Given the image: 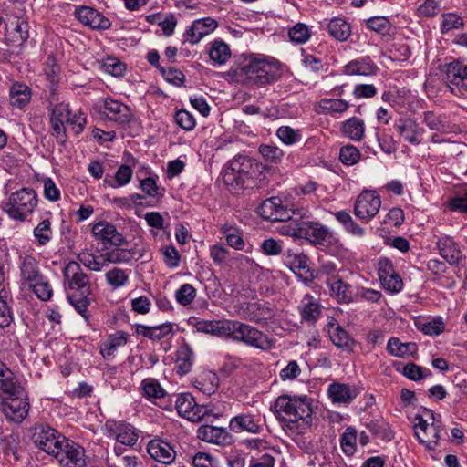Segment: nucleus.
Masks as SVG:
<instances>
[{
    "instance_id": "obj_1",
    "label": "nucleus",
    "mask_w": 467,
    "mask_h": 467,
    "mask_svg": "<svg viewBox=\"0 0 467 467\" xmlns=\"http://www.w3.org/2000/svg\"><path fill=\"white\" fill-rule=\"evenodd\" d=\"M274 411L283 428L292 434H303L312 425V400L306 396L281 395L274 404Z\"/></svg>"
},
{
    "instance_id": "obj_2",
    "label": "nucleus",
    "mask_w": 467,
    "mask_h": 467,
    "mask_svg": "<svg viewBox=\"0 0 467 467\" xmlns=\"http://www.w3.org/2000/svg\"><path fill=\"white\" fill-rule=\"evenodd\" d=\"M235 81L247 86L263 87L276 81L279 69L265 58L250 57L243 64L233 70Z\"/></svg>"
},
{
    "instance_id": "obj_3",
    "label": "nucleus",
    "mask_w": 467,
    "mask_h": 467,
    "mask_svg": "<svg viewBox=\"0 0 467 467\" xmlns=\"http://www.w3.org/2000/svg\"><path fill=\"white\" fill-rule=\"evenodd\" d=\"M259 172V166L246 156H237L232 160L223 175V182L235 188L253 187Z\"/></svg>"
},
{
    "instance_id": "obj_4",
    "label": "nucleus",
    "mask_w": 467,
    "mask_h": 467,
    "mask_svg": "<svg viewBox=\"0 0 467 467\" xmlns=\"http://www.w3.org/2000/svg\"><path fill=\"white\" fill-rule=\"evenodd\" d=\"M38 199L32 188H21L12 192L3 204L8 216L16 221H25L37 206Z\"/></svg>"
},
{
    "instance_id": "obj_5",
    "label": "nucleus",
    "mask_w": 467,
    "mask_h": 467,
    "mask_svg": "<svg viewBox=\"0 0 467 467\" xmlns=\"http://www.w3.org/2000/svg\"><path fill=\"white\" fill-rule=\"evenodd\" d=\"M0 411L13 422L21 423L27 416L30 404L22 386L0 395Z\"/></svg>"
},
{
    "instance_id": "obj_6",
    "label": "nucleus",
    "mask_w": 467,
    "mask_h": 467,
    "mask_svg": "<svg viewBox=\"0 0 467 467\" xmlns=\"http://www.w3.org/2000/svg\"><path fill=\"white\" fill-rule=\"evenodd\" d=\"M425 416L427 417L426 419L420 415L415 417V435L419 441L424 444L428 450L433 451L436 449L441 439L442 423L431 410H425Z\"/></svg>"
},
{
    "instance_id": "obj_7",
    "label": "nucleus",
    "mask_w": 467,
    "mask_h": 467,
    "mask_svg": "<svg viewBox=\"0 0 467 467\" xmlns=\"http://www.w3.org/2000/svg\"><path fill=\"white\" fill-rule=\"evenodd\" d=\"M445 67V82L451 92L458 97H467V64L458 60Z\"/></svg>"
},
{
    "instance_id": "obj_8",
    "label": "nucleus",
    "mask_w": 467,
    "mask_h": 467,
    "mask_svg": "<svg viewBox=\"0 0 467 467\" xmlns=\"http://www.w3.org/2000/svg\"><path fill=\"white\" fill-rule=\"evenodd\" d=\"M66 437L56 430L47 425H40L35 428L33 441L35 444L48 454L59 457L61 452V439Z\"/></svg>"
},
{
    "instance_id": "obj_9",
    "label": "nucleus",
    "mask_w": 467,
    "mask_h": 467,
    "mask_svg": "<svg viewBox=\"0 0 467 467\" xmlns=\"http://www.w3.org/2000/svg\"><path fill=\"white\" fill-rule=\"evenodd\" d=\"M175 407L180 416L192 422H199L210 413L205 405H198L192 395L181 393L177 396Z\"/></svg>"
},
{
    "instance_id": "obj_10",
    "label": "nucleus",
    "mask_w": 467,
    "mask_h": 467,
    "mask_svg": "<svg viewBox=\"0 0 467 467\" xmlns=\"http://www.w3.org/2000/svg\"><path fill=\"white\" fill-rule=\"evenodd\" d=\"M380 205V196L375 191H363L355 202L354 213L368 223L379 213Z\"/></svg>"
},
{
    "instance_id": "obj_11",
    "label": "nucleus",
    "mask_w": 467,
    "mask_h": 467,
    "mask_svg": "<svg viewBox=\"0 0 467 467\" xmlns=\"http://www.w3.org/2000/svg\"><path fill=\"white\" fill-rule=\"evenodd\" d=\"M63 275L68 289L79 291L81 295L90 293L89 278L82 270L79 263L68 262L63 269Z\"/></svg>"
},
{
    "instance_id": "obj_12",
    "label": "nucleus",
    "mask_w": 467,
    "mask_h": 467,
    "mask_svg": "<svg viewBox=\"0 0 467 467\" xmlns=\"http://www.w3.org/2000/svg\"><path fill=\"white\" fill-rule=\"evenodd\" d=\"M233 340L261 349L270 348L267 337L257 328L237 321Z\"/></svg>"
},
{
    "instance_id": "obj_13",
    "label": "nucleus",
    "mask_w": 467,
    "mask_h": 467,
    "mask_svg": "<svg viewBox=\"0 0 467 467\" xmlns=\"http://www.w3.org/2000/svg\"><path fill=\"white\" fill-rule=\"evenodd\" d=\"M61 441V452L57 458L60 463L66 467H85L84 448L67 438Z\"/></svg>"
},
{
    "instance_id": "obj_14",
    "label": "nucleus",
    "mask_w": 467,
    "mask_h": 467,
    "mask_svg": "<svg viewBox=\"0 0 467 467\" xmlns=\"http://www.w3.org/2000/svg\"><path fill=\"white\" fill-rule=\"evenodd\" d=\"M282 260L284 265L302 280L307 282L313 278L305 254L287 249L283 253Z\"/></svg>"
},
{
    "instance_id": "obj_15",
    "label": "nucleus",
    "mask_w": 467,
    "mask_h": 467,
    "mask_svg": "<svg viewBox=\"0 0 467 467\" xmlns=\"http://www.w3.org/2000/svg\"><path fill=\"white\" fill-rule=\"evenodd\" d=\"M100 112L110 121L119 125H126L132 119V112L129 106L118 100L106 99L100 108Z\"/></svg>"
},
{
    "instance_id": "obj_16",
    "label": "nucleus",
    "mask_w": 467,
    "mask_h": 467,
    "mask_svg": "<svg viewBox=\"0 0 467 467\" xmlns=\"http://www.w3.org/2000/svg\"><path fill=\"white\" fill-rule=\"evenodd\" d=\"M258 213L266 221L285 222L290 220V213L278 197L265 200L258 208Z\"/></svg>"
},
{
    "instance_id": "obj_17",
    "label": "nucleus",
    "mask_w": 467,
    "mask_h": 467,
    "mask_svg": "<svg viewBox=\"0 0 467 467\" xmlns=\"http://www.w3.org/2000/svg\"><path fill=\"white\" fill-rule=\"evenodd\" d=\"M218 27V22L212 17L194 20L183 35L184 40L192 45L199 43L204 36Z\"/></svg>"
},
{
    "instance_id": "obj_18",
    "label": "nucleus",
    "mask_w": 467,
    "mask_h": 467,
    "mask_svg": "<svg viewBox=\"0 0 467 467\" xmlns=\"http://www.w3.org/2000/svg\"><path fill=\"white\" fill-rule=\"evenodd\" d=\"M74 15L80 23L92 29H108L110 26L109 20L90 6H78Z\"/></svg>"
},
{
    "instance_id": "obj_19",
    "label": "nucleus",
    "mask_w": 467,
    "mask_h": 467,
    "mask_svg": "<svg viewBox=\"0 0 467 467\" xmlns=\"http://www.w3.org/2000/svg\"><path fill=\"white\" fill-rule=\"evenodd\" d=\"M302 231L299 233V238H304L317 244L328 243L332 234L330 231L318 223L301 220Z\"/></svg>"
},
{
    "instance_id": "obj_20",
    "label": "nucleus",
    "mask_w": 467,
    "mask_h": 467,
    "mask_svg": "<svg viewBox=\"0 0 467 467\" xmlns=\"http://www.w3.org/2000/svg\"><path fill=\"white\" fill-rule=\"evenodd\" d=\"M92 234L104 244L119 246L125 242L123 235L117 230L115 225L108 222L95 223L92 227Z\"/></svg>"
},
{
    "instance_id": "obj_21",
    "label": "nucleus",
    "mask_w": 467,
    "mask_h": 467,
    "mask_svg": "<svg viewBox=\"0 0 467 467\" xmlns=\"http://www.w3.org/2000/svg\"><path fill=\"white\" fill-rule=\"evenodd\" d=\"M229 428L236 433L247 431L256 434L262 430L259 418L249 412H242L233 417L230 420Z\"/></svg>"
},
{
    "instance_id": "obj_22",
    "label": "nucleus",
    "mask_w": 467,
    "mask_h": 467,
    "mask_svg": "<svg viewBox=\"0 0 467 467\" xmlns=\"http://www.w3.org/2000/svg\"><path fill=\"white\" fill-rule=\"evenodd\" d=\"M327 285L330 288V295L340 304H348L354 299L355 288L337 276L327 278Z\"/></svg>"
},
{
    "instance_id": "obj_23",
    "label": "nucleus",
    "mask_w": 467,
    "mask_h": 467,
    "mask_svg": "<svg viewBox=\"0 0 467 467\" xmlns=\"http://www.w3.org/2000/svg\"><path fill=\"white\" fill-rule=\"evenodd\" d=\"M197 437L206 442L227 445L233 441L232 435L224 428L202 425L198 428Z\"/></svg>"
},
{
    "instance_id": "obj_24",
    "label": "nucleus",
    "mask_w": 467,
    "mask_h": 467,
    "mask_svg": "<svg viewBox=\"0 0 467 467\" xmlns=\"http://www.w3.org/2000/svg\"><path fill=\"white\" fill-rule=\"evenodd\" d=\"M327 393L333 403L348 405L357 398L359 390L355 386L334 382L328 386Z\"/></svg>"
},
{
    "instance_id": "obj_25",
    "label": "nucleus",
    "mask_w": 467,
    "mask_h": 467,
    "mask_svg": "<svg viewBox=\"0 0 467 467\" xmlns=\"http://www.w3.org/2000/svg\"><path fill=\"white\" fill-rule=\"evenodd\" d=\"M147 451L152 459L166 465L173 462L176 457L173 447L162 440L150 441Z\"/></svg>"
},
{
    "instance_id": "obj_26",
    "label": "nucleus",
    "mask_w": 467,
    "mask_h": 467,
    "mask_svg": "<svg viewBox=\"0 0 467 467\" xmlns=\"http://www.w3.org/2000/svg\"><path fill=\"white\" fill-rule=\"evenodd\" d=\"M327 327L330 340L336 347L347 351L353 349L355 346L354 339L342 327L336 324L334 319Z\"/></svg>"
},
{
    "instance_id": "obj_27",
    "label": "nucleus",
    "mask_w": 467,
    "mask_h": 467,
    "mask_svg": "<svg viewBox=\"0 0 467 467\" xmlns=\"http://www.w3.org/2000/svg\"><path fill=\"white\" fill-rule=\"evenodd\" d=\"M174 324L166 322L158 326L149 327L145 325H137L136 332L150 340H161L162 338L172 337L175 334Z\"/></svg>"
},
{
    "instance_id": "obj_28",
    "label": "nucleus",
    "mask_w": 467,
    "mask_h": 467,
    "mask_svg": "<svg viewBox=\"0 0 467 467\" xmlns=\"http://www.w3.org/2000/svg\"><path fill=\"white\" fill-rule=\"evenodd\" d=\"M437 248L441 256L450 265H457L461 262L462 257V252L451 237L445 236L439 239Z\"/></svg>"
},
{
    "instance_id": "obj_29",
    "label": "nucleus",
    "mask_w": 467,
    "mask_h": 467,
    "mask_svg": "<svg viewBox=\"0 0 467 467\" xmlns=\"http://www.w3.org/2000/svg\"><path fill=\"white\" fill-rule=\"evenodd\" d=\"M377 70L378 67L369 57L351 60L345 66V73L352 76H373Z\"/></svg>"
},
{
    "instance_id": "obj_30",
    "label": "nucleus",
    "mask_w": 467,
    "mask_h": 467,
    "mask_svg": "<svg viewBox=\"0 0 467 467\" xmlns=\"http://www.w3.org/2000/svg\"><path fill=\"white\" fill-rule=\"evenodd\" d=\"M175 370L178 375L183 376L188 374L193 364L194 355L191 347L184 343L178 348L175 353Z\"/></svg>"
},
{
    "instance_id": "obj_31",
    "label": "nucleus",
    "mask_w": 467,
    "mask_h": 467,
    "mask_svg": "<svg viewBox=\"0 0 467 467\" xmlns=\"http://www.w3.org/2000/svg\"><path fill=\"white\" fill-rule=\"evenodd\" d=\"M397 130L400 135L408 142L413 145H419L421 141V136L424 130L411 119L400 121L397 125Z\"/></svg>"
},
{
    "instance_id": "obj_32",
    "label": "nucleus",
    "mask_w": 467,
    "mask_h": 467,
    "mask_svg": "<svg viewBox=\"0 0 467 467\" xmlns=\"http://www.w3.org/2000/svg\"><path fill=\"white\" fill-rule=\"evenodd\" d=\"M218 385L219 378L211 370L201 372L193 380V386L207 396L213 394Z\"/></svg>"
},
{
    "instance_id": "obj_33",
    "label": "nucleus",
    "mask_w": 467,
    "mask_h": 467,
    "mask_svg": "<svg viewBox=\"0 0 467 467\" xmlns=\"http://www.w3.org/2000/svg\"><path fill=\"white\" fill-rule=\"evenodd\" d=\"M10 103L17 109H24L30 101L32 92L31 88L20 82L14 83L9 90Z\"/></svg>"
},
{
    "instance_id": "obj_34",
    "label": "nucleus",
    "mask_w": 467,
    "mask_h": 467,
    "mask_svg": "<svg viewBox=\"0 0 467 467\" xmlns=\"http://www.w3.org/2000/svg\"><path fill=\"white\" fill-rule=\"evenodd\" d=\"M387 350L391 356L406 358L413 356L418 347L414 342L403 343L398 337H391L388 341Z\"/></svg>"
},
{
    "instance_id": "obj_35",
    "label": "nucleus",
    "mask_w": 467,
    "mask_h": 467,
    "mask_svg": "<svg viewBox=\"0 0 467 467\" xmlns=\"http://www.w3.org/2000/svg\"><path fill=\"white\" fill-rule=\"evenodd\" d=\"M20 270L22 279L28 283L29 285H33V283L36 282L37 280H41V277H43L39 271L38 262L35 257L31 255H26L24 257Z\"/></svg>"
},
{
    "instance_id": "obj_36",
    "label": "nucleus",
    "mask_w": 467,
    "mask_h": 467,
    "mask_svg": "<svg viewBox=\"0 0 467 467\" xmlns=\"http://www.w3.org/2000/svg\"><path fill=\"white\" fill-rule=\"evenodd\" d=\"M274 317V311L266 304L250 303L246 307V318L257 324L263 323Z\"/></svg>"
},
{
    "instance_id": "obj_37",
    "label": "nucleus",
    "mask_w": 467,
    "mask_h": 467,
    "mask_svg": "<svg viewBox=\"0 0 467 467\" xmlns=\"http://www.w3.org/2000/svg\"><path fill=\"white\" fill-rule=\"evenodd\" d=\"M128 342V334L124 331H116L110 334L100 346V353L104 358L114 355L118 348L125 346Z\"/></svg>"
},
{
    "instance_id": "obj_38",
    "label": "nucleus",
    "mask_w": 467,
    "mask_h": 467,
    "mask_svg": "<svg viewBox=\"0 0 467 467\" xmlns=\"http://www.w3.org/2000/svg\"><path fill=\"white\" fill-rule=\"evenodd\" d=\"M220 232L230 247L235 250H244L245 243L243 238V232L238 227L224 223L221 225Z\"/></svg>"
},
{
    "instance_id": "obj_39",
    "label": "nucleus",
    "mask_w": 467,
    "mask_h": 467,
    "mask_svg": "<svg viewBox=\"0 0 467 467\" xmlns=\"http://www.w3.org/2000/svg\"><path fill=\"white\" fill-rule=\"evenodd\" d=\"M300 314L302 319L307 322H315L320 317V306L309 294L305 295L301 301Z\"/></svg>"
},
{
    "instance_id": "obj_40",
    "label": "nucleus",
    "mask_w": 467,
    "mask_h": 467,
    "mask_svg": "<svg viewBox=\"0 0 467 467\" xmlns=\"http://www.w3.org/2000/svg\"><path fill=\"white\" fill-rule=\"evenodd\" d=\"M329 35L338 41H346L351 34L348 22L340 17H335L327 26Z\"/></svg>"
},
{
    "instance_id": "obj_41",
    "label": "nucleus",
    "mask_w": 467,
    "mask_h": 467,
    "mask_svg": "<svg viewBox=\"0 0 467 467\" xmlns=\"http://www.w3.org/2000/svg\"><path fill=\"white\" fill-rule=\"evenodd\" d=\"M210 45L209 57L213 63L223 65L231 58L230 47L224 41L216 39Z\"/></svg>"
},
{
    "instance_id": "obj_42",
    "label": "nucleus",
    "mask_w": 467,
    "mask_h": 467,
    "mask_svg": "<svg viewBox=\"0 0 467 467\" xmlns=\"http://www.w3.org/2000/svg\"><path fill=\"white\" fill-rule=\"evenodd\" d=\"M143 397L150 400L162 399L167 395L160 382L153 378L144 379L140 383Z\"/></svg>"
},
{
    "instance_id": "obj_43",
    "label": "nucleus",
    "mask_w": 467,
    "mask_h": 467,
    "mask_svg": "<svg viewBox=\"0 0 467 467\" xmlns=\"http://www.w3.org/2000/svg\"><path fill=\"white\" fill-rule=\"evenodd\" d=\"M22 386L14 372L0 361V395Z\"/></svg>"
},
{
    "instance_id": "obj_44",
    "label": "nucleus",
    "mask_w": 467,
    "mask_h": 467,
    "mask_svg": "<svg viewBox=\"0 0 467 467\" xmlns=\"http://www.w3.org/2000/svg\"><path fill=\"white\" fill-rule=\"evenodd\" d=\"M134 251L116 248L111 251H108L100 255V258H103L107 264H128L134 257Z\"/></svg>"
},
{
    "instance_id": "obj_45",
    "label": "nucleus",
    "mask_w": 467,
    "mask_h": 467,
    "mask_svg": "<svg viewBox=\"0 0 467 467\" xmlns=\"http://www.w3.org/2000/svg\"><path fill=\"white\" fill-rule=\"evenodd\" d=\"M107 284L113 289L125 286L129 282V272L121 268L114 267L105 274Z\"/></svg>"
},
{
    "instance_id": "obj_46",
    "label": "nucleus",
    "mask_w": 467,
    "mask_h": 467,
    "mask_svg": "<svg viewBox=\"0 0 467 467\" xmlns=\"http://www.w3.org/2000/svg\"><path fill=\"white\" fill-rule=\"evenodd\" d=\"M34 237L38 246L47 245L52 239L53 232L49 219L41 221L33 231Z\"/></svg>"
},
{
    "instance_id": "obj_47",
    "label": "nucleus",
    "mask_w": 467,
    "mask_h": 467,
    "mask_svg": "<svg viewBox=\"0 0 467 467\" xmlns=\"http://www.w3.org/2000/svg\"><path fill=\"white\" fill-rule=\"evenodd\" d=\"M343 132L354 140H360L364 137V122L358 118H350L343 124Z\"/></svg>"
},
{
    "instance_id": "obj_48",
    "label": "nucleus",
    "mask_w": 467,
    "mask_h": 467,
    "mask_svg": "<svg viewBox=\"0 0 467 467\" xmlns=\"http://www.w3.org/2000/svg\"><path fill=\"white\" fill-rule=\"evenodd\" d=\"M423 122L431 130L441 133L446 132L448 125L444 115H437L432 111L424 113Z\"/></svg>"
},
{
    "instance_id": "obj_49",
    "label": "nucleus",
    "mask_w": 467,
    "mask_h": 467,
    "mask_svg": "<svg viewBox=\"0 0 467 467\" xmlns=\"http://www.w3.org/2000/svg\"><path fill=\"white\" fill-rule=\"evenodd\" d=\"M357 431L353 427H348L340 438V445L343 452L352 456L356 451Z\"/></svg>"
},
{
    "instance_id": "obj_50",
    "label": "nucleus",
    "mask_w": 467,
    "mask_h": 467,
    "mask_svg": "<svg viewBox=\"0 0 467 467\" xmlns=\"http://www.w3.org/2000/svg\"><path fill=\"white\" fill-rule=\"evenodd\" d=\"M258 150L266 162L276 164L281 162L284 157L283 150L275 145L262 144Z\"/></svg>"
},
{
    "instance_id": "obj_51",
    "label": "nucleus",
    "mask_w": 467,
    "mask_h": 467,
    "mask_svg": "<svg viewBox=\"0 0 467 467\" xmlns=\"http://www.w3.org/2000/svg\"><path fill=\"white\" fill-rule=\"evenodd\" d=\"M402 373L406 378L414 381H420L432 375L430 369L415 363H409L405 365L403 367Z\"/></svg>"
},
{
    "instance_id": "obj_52",
    "label": "nucleus",
    "mask_w": 467,
    "mask_h": 467,
    "mask_svg": "<svg viewBox=\"0 0 467 467\" xmlns=\"http://www.w3.org/2000/svg\"><path fill=\"white\" fill-rule=\"evenodd\" d=\"M320 109L325 113H343L348 108L349 104L344 99H323L320 101Z\"/></svg>"
},
{
    "instance_id": "obj_53",
    "label": "nucleus",
    "mask_w": 467,
    "mask_h": 467,
    "mask_svg": "<svg viewBox=\"0 0 467 467\" xmlns=\"http://www.w3.org/2000/svg\"><path fill=\"white\" fill-rule=\"evenodd\" d=\"M367 26L382 36L390 35L392 25L386 16H373L366 21Z\"/></svg>"
},
{
    "instance_id": "obj_54",
    "label": "nucleus",
    "mask_w": 467,
    "mask_h": 467,
    "mask_svg": "<svg viewBox=\"0 0 467 467\" xmlns=\"http://www.w3.org/2000/svg\"><path fill=\"white\" fill-rule=\"evenodd\" d=\"M276 135L285 145H293L302 139L301 131L289 126H281L278 128Z\"/></svg>"
},
{
    "instance_id": "obj_55",
    "label": "nucleus",
    "mask_w": 467,
    "mask_h": 467,
    "mask_svg": "<svg viewBox=\"0 0 467 467\" xmlns=\"http://www.w3.org/2000/svg\"><path fill=\"white\" fill-rule=\"evenodd\" d=\"M175 297L180 305L188 306L196 297V289L190 284H183L176 291Z\"/></svg>"
},
{
    "instance_id": "obj_56",
    "label": "nucleus",
    "mask_w": 467,
    "mask_h": 467,
    "mask_svg": "<svg viewBox=\"0 0 467 467\" xmlns=\"http://www.w3.org/2000/svg\"><path fill=\"white\" fill-rule=\"evenodd\" d=\"M237 326V320H216V327L214 336L234 338L235 327Z\"/></svg>"
},
{
    "instance_id": "obj_57",
    "label": "nucleus",
    "mask_w": 467,
    "mask_h": 467,
    "mask_svg": "<svg viewBox=\"0 0 467 467\" xmlns=\"http://www.w3.org/2000/svg\"><path fill=\"white\" fill-rule=\"evenodd\" d=\"M78 259L81 264H83L91 271L99 272L101 271L102 268L107 266V264L103 258H101V260H99V257H97L93 254H79L78 255Z\"/></svg>"
},
{
    "instance_id": "obj_58",
    "label": "nucleus",
    "mask_w": 467,
    "mask_h": 467,
    "mask_svg": "<svg viewBox=\"0 0 467 467\" xmlns=\"http://www.w3.org/2000/svg\"><path fill=\"white\" fill-rule=\"evenodd\" d=\"M30 286L36 296L42 301L49 300L53 295L52 286L44 276L41 277V280H37L33 285H30Z\"/></svg>"
},
{
    "instance_id": "obj_59",
    "label": "nucleus",
    "mask_w": 467,
    "mask_h": 467,
    "mask_svg": "<svg viewBox=\"0 0 467 467\" xmlns=\"http://www.w3.org/2000/svg\"><path fill=\"white\" fill-rule=\"evenodd\" d=\"M260 251L268 256H276L279 254L283 255L285 252L281 241H277L274 238L265 239L260 244Z\"/></svg>"
},
{
    "instance_id": "obj_60",
    "label": "nucleus",
    "mask_w": 467,
    "mask_h": 467,
    "mask_svg": "<svg viewBox=\"0 0 467 467\" xmlns=\"http://www.w3.org/2000/svg\"><path fill=\"white\" fill-rule=\"evenodd\" d=\"M339 159L345 165H353L360 159L358 149L353 145H346L340 149Z\"/></svg>"
},
{
    "instance_id": "obj_61",
    "label": "nucleus",
    "mask_w": 467,
    "mask_h": 467,
    "mask_svg": "<svg viewBox=\"0 0 467 467\" xmlns=\"http://www.w3.org/2000/svg\"><path fill=\"white\" fill-rule=\"evenodd\" d=\"M463 26L462 17L454 13L442 15V23L441 26V33H447L452 29H459Z\"/></svg>"
},
{
    "instance_id": "obj_62",
    "label": "nucleus",
    "mask_w": 467,
    "mask_h": 467,
    "mask_svg": "<svg viewBox=\"0 0 467 467\" xmlns=\"http://www.w3.org/2000/svg\"><path fill=\"white\" fill-rule=\"evenodd\" d=\"M103 69L105 72L114 76L120 77L126 70V66L122 62H120L118 58L109 57H107L102 64Z\"/></svg>"
},
{
    "instance_id": "obj_63",
    "label": "nucleus",
    "mask_w": 467,
    "mask_h": 467,
    "mask_svg": "<svg viewBox=\"0 0 467 467\" xmlns=\"http://www.w3.org/2000/svg\"><path fill=\"white\" fill-rule=\"evenodd\" d=\"M160 71L167 82L175 86H182L185 81L183 73L179 69L173 67H160Z\"/></svg>"
},
{
    "instance_id": "obj_64",
    "label": "nucleus",
    "mask_w": 467,
    "mask_h": 467,
    "mask_svg": "<svg viewBox=\"0 0 467 467\" xmlns=\"http://www.w3.org/2000/svg\"><path fill=\"white\" fill-rule=\"evenodd\" d=\"M380 283L384 289L391 293L400 292L403 286V282L396 271L393 272V275L390 274L385 277H381Z\"/></svg>"
}]
</instances>
